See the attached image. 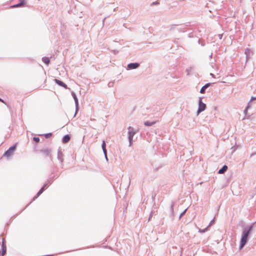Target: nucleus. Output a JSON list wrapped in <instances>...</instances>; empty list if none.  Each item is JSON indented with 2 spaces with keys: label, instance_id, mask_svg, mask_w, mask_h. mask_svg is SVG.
I'll return each instance as SVG.
<instances>
[{
  "label": "nucleus",
  "instance_id": "nucleus-1",
  "mask_svg": "<svg viewBox=\"0 0 256 256\" xmlns=\"http://www.w3.org/2000/svg\"><path fill=\"white\" fill-rule=\"evenodd\" d=\"M253 225L254 224H252L250 226L247 227L246 228H243L240 240V250L242 249L247 243L249 239V236L253 228Z\"/></svg>",
  "mask_w": 256,
  "mask_h": 256
},
{
  "label": "nucleus",
  "instance_id": "nucleus-2",
  "mask_svg": "<svg viewBox=\"0 0 256 256\" xmlns=\"http://www.w3.org/2000/svg\"><path fill=\"white\" fill-rule=\"evenodd\" d=\"M128 139L129 141V146H130L132 144V140L134 135L138 131L135 130L134 128L130 126L128 128Z\"/></svg>",
  "mask_w": 256,
  "mask_h": 256
},
{
  "label": "nucleus",
  "instance_id": "nucleus-3",
  "mask_svg": "<svg viewBox=\"0 0 256 256\" xmlns=\"http://www.w3.org/2000/svg\"><path fill=\"white\" fill-rule=\"evenodd\" d=\"M186 29V28L184 26H178L176 24H172L170 26V30L174 31V30H176L178 32H184Z\"/></svg>",
  "mask_w": 256,
  "mask_h": 256
},
{
  "label": "nucleus",
  "instance_id": "nucleus-4",
  "mask_svg": "<svg viewBox=\"0 0 256 256\" xmlns=\"http://www.w3.org/2000/svg\"><path fill=\"white\" fill-rule=\"evenodd\" d=\"M206 104L202 102V98H199L198 108L197 110L198 114L206 110Z\"/></svg>",
  "mask_w": 256,
  "mask_h": 256
},
{
  "label": "nucleus",
  "instance_id": "nucleus-5",
  "mask_svg": "<svg viewBox=\"0 0 256 256\" xmlns=\"http://www.w3.org/2000/svg\"><path fill=\"white\" fill-rule=\"evenodd\" d=\"M16 144H14L13 146H10V148H9L6 152H5L4 153V156H6V157H9L10 156H11L12 154V153L14 152L16 150Z\"/></svg>",
  "mask_w": 256,
  "mask_h": 256
},
{
  "label": "nucleus",
  "instance_id": "nucleus-6",
  "mask_svg": "<svg viewBox=\"0 0 256 256\" xmlns=\"http://www.w3.org/2000/svg\"><path fill=\"white\" fill-rule=\"evenodd\" d=\"M40 152H42L45 156H49L50 159L52 160V149L51 148H42L40 150Z\"/></svg>",
  "mask_w": 256,
  "mask_h": 256
},
{
  "label": "nucleus",
  "instance_id": "nucleus-7",
  "mask_svg": "<svg viewBox=\"0 0 256 256\" xmlns=\"http://www.w3.org/2000/svg\"><path fill=\"white\" fill-rule=\"evenodd\" d=\"M72 96L74 99V103H75V105H76V112H75V114H74V116H75L78 111V98L75 92H72Z\"/></svg>",
  "mask_w": 256,
  "mask_h": 256
},
{
  "label": "nucleus",
  "instance_id": "nucleus-8",
  "mask_svg": "<svg viewBox=\"0 0 256 256\" xmlns=\"http://www.w3.org/2000/svg\"><path fill=\"white\" fill-rule=\"evenodd\" d=\"M140 66V64L138 62H132L130 63L127 66L128 70H133L138 68Z\"/></svg>",
  "mask_w": 256,
  "mask_h": 256
},
{
  "label": "nucleus",
  "instance_id": "nucleus-9",
  "mask_svg": "<svg viewBox=\"0 0 256 256\" xmlns=\"http://www.w3.org/2000/svg\"><path fill=\"white\" fill-rule=\"evenodd\" d=\"M245 54H246V58L247 61L253 55L254 52L250 48H247L245 50Z\"/></svg>",
  "mask_w": 256,
  "mask_h": 256
},
{
  "label": "nucleus",
  "instance_id": "nucleus-10",
  "mask_svg": "<svg viewBox=\"0 0 256 256\" xmlns=\"http://www.w3.org/2000/svg\"><path fill=\"white\" fill-rule=\"evenodd\" d=\"M54 81L58 86H62V87L65 88L66 89L68 88L67 85L66 84H64L63 82H62L57 78H54Z\"/></svg>",
  "mask_w": 256,
  "mask_h": 256
},
{
  "label": "nucleus",
  "instance_id": "nucleus-11",
  "mask_svg": "<svg viewBox=\"0 0 256 256\" xmlns=\"http://www.w3.org/2000/svg\"><path fill=\"white\" fill-rule=\"evenodd\" d=\"M63 156H64V154H62V152L60 148H59L58 150V152L57 158H58V160L61 163H62L64 161Z\"/></svg>",
  "mask_w": 256,
  "mask_h": 256
},
{
  "label": "nucleus",
  "instance_id": "nucleus-12",
  "mask_svg": "<svg viewBox=\"0 0 256 256\" xmlns=\"http://www.w3.org/2000/svg\"><path fill=\"white\" fill-rule=\"evenodd\" d=\"M212 84V83H207L205 85H204L200 89V92L201 94H204L206 92V89L210 86Z\"/></svg>",
  "mask_w": 256,
  "mask_h": 256
},
{
  "label": "nucleus",
  "instance_id": "nucleus-13",
  "mask_svg": "<svg viewBox=\"0 0 256 256\" xmlns=\"http://www.w3.org/2000/svg\"><path fill=\"white\" fill-rule=\"evenodd\" d=\"M25 4V0H20V2L13 5L12 8H18L23 6Z\"/></svg>",
  "mask_w": 256,
  "mask_h": 256
},
{
  "label": "nucleus",
  "instance_id": "nucleus-14",
  "mask_svg": "<svg viewBox=\"0 0 256 256\" xmlns=\"http://www.w3.org/2000/svg\"><path fill=\"white\" fill-rule=\"evenodd\" d=\"M70 136L69 134H66L63 136L62 142L64 144H66L70 141Z\"/></svg>",
  "mask_w": 256,
  "mask_h": 256
},
{
  "label": "nucleus",
  "instance_id": "nucleus-15",
  "mask_svg": "<svg viewBox=\"0 0 256 256\" xmlns=\"http://www.w3.org/2000/svg\"><path fill=\"white\" fill-rule=\"evenodd\" d=\"M228 166L226 165H224L221 168H220L218 171V174H224L228 170Z\"/></svg>",
  "mask_w": 256,
  "mask_h": 256
},
{
  "label": "nucleus",
  "instance_id": "nucleus-16",
  "mask_svg": "<svg viewBox=\"0 0 256 256\" xmlns=\"http://www.w3.org/2000/svg\"><path fill=\"white\" fill-rule=\"evenodd\" d=\"M44 190V188H42L38 192L36 195L33 198L32 201L36 199L43 192Z\"/></svg>",
  "mask_w": 256,
  "mask_h": 256
},
{
  "label": "nucleus",
  "instance_id": "nucleus-17",
  "mask_svg": "<svg viewBox=\"0 0 256 256\" xmlns=\"http://www.w3.org/2000/svg\"><path fill=\"white\" fill-rule=\"evenodd\" d=\"M156 124V122H149V121H146L144 122V124L146 126H153L154 124Z\"/></svg>",
  "mask_w": 256,
  "mask_h": 256
},
{
  "label": "nucleus",
  "instance_id": "nucleus-18",
  "mask_svg": "<svg viewBox=\"0 0 256 256\" xmlns=\"http://www.w3.org/2000/svg\"><path fill=\"white\" fill-rule=\"evenodd\" d=\"M42 60L46 65H48L50 63V59L48 57H43Z\"/></svg>",
  "mask_w": 256,
  "mask_h": 256
},
{
  "label": "nucleus",
  "instance_id": "nucleus-19",
  "mask_svg": "<svg viewBox=\"0 0 256 256\" xmlns=\"http://www.w3.org/2000/svg\"><path fill=\"white\" fill-rule=\"evenodd\" d=\"M2 248L1 254H2V256H4L6 254V246H2Z\"/></svg>",
  "mask_w": 256,
  "mask_h": 256
},
{
  "label": "nucleus",
  "instance_id": "nucleus-20",
  "mask_svg": "<svg viewBox=\"0 0 256 256\" xmlns=\"http://www.w3.org/2000/svg\"><path fill=\"white\" fill-rule=\"evenodd\" d=\"M174 202H172L170 204V210L172 212V214H174Z\"/></svg>",
  "mask_w": 256,
  "mask_h": 256
},
{
  "label": "nucleus",
  "instance_id": "nucleus-21",
  "mask_svg": "<svg viewBox=\"0 0 256 256\" xmlns=\"http://www.w3.org/2000/svg\"><path fill=\"white\" fill-rule=\"evenodd\" d=\"M44 135L46 138H48L52 136V132H50V133L45 134Z\"/></svg>",
  "mask_w": 256,
  "mask_h": 256
},
{
  "label": "nucleus",
  "instance_id": "nucleus-22",
  "mask_svg": "<svg viewBox=\"0 0 256 256\" xmlns=\"http://www.w3.org/2000/svg\"><path fill=\"white\" fill-rule=\"evenodd\" d=\"M102 150H104L106 149V144L104 140L102 141Z\"/></svg>",
  "mask_w": 256,
  "mask_h": 256
},
{
  "label": "nucleus",
  "instance_id": "nucleus-23",
  "mask_svg": "<svg viewBox=\"0 0 256 256\" xmlns=\"http://www.w3.org/2000/svg\"><path fill=\"white\" fill-rule=\"evenodd\" d=\"M208 228L207 226L206 228L204 229H200L199 232H200L201 233L205 232L206 230H208Z\"/></svg>",
  "mask_w": 256,
  "mask_h": 256
},
{
  "label": "nucleus",
  "instance_id": "nucleus-24",
  "mask_svg": "<svg viewBox=\"0 0 256 256\" xmlns=\"http://www.w3.org/2000/svg\"><path fill=\"white\" fill-rule=\"evenodd\" d=\"M33 140L36 142H38L40 140V139L38 137H34Z\"/></svg>",
  "mask_w": 256,
  "mask_h": 256
},
{
  "label": "nucleus",
  "instance_id": "nucleus-25",
  "mask_svg": "<svg viewBox=\"0 0 256 256\" xmlns=\"http://www.w3.org/2000/svg\"><path fill=\"white\" fill-rule=\"evenodd\" d=\"M187 210V208L185 209L180 214V216H179V218L180 219L182 216H183L185 214H186V212Z\"/></svg>",
  "mask_w": 256,
  "mask_h": 256
},
{
  "label": "nucleus",
  "instance_id": "nucleus-26",
  "mask_svg": "<svg viewBox=\"0 0 256 256\" xmlns=\"http://www.w3.org/2000/svg\"><path fill=\"white\" fill-rule=\"evenodd\" d=\"M53 178H54L53 177H50V178H48V179L46 182L48 183L49 184H50L52 182Z\"/></svg>",
  "mask_w": 256,
  "mask_h": 256
},
{
  "label": "nucleus",
  "instance_id": "nucleus-27",
  "mask_svg": "<svg viewBox=\"0 0 256 256\" xmlns=\"http://www.w3.org/2000/svg\"><path fill=\"white\" fill-rule=\"evenodd\" d=\"M114 85V82H110L108 83V86L109 88L112 87Z\"/></svg>",
  "mask_w": 256,
  "mask_h": 256
},
{
  "label": "nucleus",
  "instance_id": "nucleus-28",
  "mask_svg": "<svg viewBox=\"0 0 256 256\" xmlns=\"http://www.w3.org/2000/svg\"><path fill=\"white\" fill-rule=\"evenodd\" d=\"M214 219H212L210 222L208 226V228H209V226H210L211 225H212L213 224H214Z\"/></svg>",
  "mask_w": 256,
  "mask_h": 256
},
{
  "label": "nucleus",
  "instance_id": "nucleus-29",
  "mask_svg": "<svg viewBox=\"0 0 256 256\" xmlns=\"http://www.w3.org/2000/svg\"><path fill=\"white\" fill-rule=\"evenodd\" d=\"M6 246V242L4 238L2 239V246Z\"/></svg>",
  "mask_w": 256,
  "mask_h": 256
},
{
  "label": "nucleus",
  "instance_id": "nucleus-30",
  "mask_svg": "<svg viewBox=\"0 0 256 256\" xmlns=\"http://www.w3.org/2000/svg\"><path fill=\"white\" fill-rule=\"evenodd\" d=\"M251 105H252V102L250 101H249L246 108H250L251 107Z\"/></svg>",
  "mask_w": 256,
  "mask_h": 256
},
{
  "label": "nucleus",
  "instance_id": "nucleus-31",
  "mask_svg": "<svg viewBox=\"0 0 256 256\" xmlns=\"http://www.w3.org/2000/svg\"><path fill=\"white\" fill-rule=\"evenodd\" d=\"M248 108H246L244 110V113L245 114V116H246L248 114Z\"/></svg>",
  "mask_w": 256,
  "mask_h": 256
},
{
  "label": "nucleus",
  "instance_id": "nucleus-32",
  "mask_svg": "<svg viewBox=\"0 0 256 256\" xmlns=\"http://www.w3.org/2000/svg\"><path fill=\"white\" fill-rule=\"evenodd\" d=\"M254 100H256V96H252L250 101L252 102Z\"/></svg>",
  "mask_w": 256,
  "mask_h": 256
},
{
  "label": "nucleus",
  "instance_id": "nucleus-33",
  "mask_svg": "<svg viewBox=\"0 0 256 256\" xmlns=\"http://www.w3.org/2000/svg\"><path fill=\"white\" fill-rule=\"evenodd\" d=\"M159 4V2L158 1H156V2H153L152 4V5H156V4Z\"/></svg>",
  "mask_w": 256,
  "mask_h": 256
},
{
  "label": "nucleus",
  "instance_id": "nucleus-34",
  "mask_svg": "<svg viewBox=\"0 0 256 256\" xmlns=\"http://www.w3.org/2000/svg\"><path fill=\"white\" fill-rule=\"evenodd\" d=\"M152 212H151L150 214V216H149V218H148V221H150V220L151 219V218H152Z\"/></svg>",
  "mask_w": 256,
  "mask_h": 256
},
{
  "label": "nucleus",
  "instance_id": "nucleus-35",
  "mask_svg": "<svg viewBox=\"0 0 256 256\" xmlns=\"http://www.w3.org/2000/svg\"><path fill=\"white\" fill-rule=\"evenodd\" d=\"M104 154V156H106L107 155V150L106 149H105L104 150H102Z\"/></svg>",
  "mask_w": 256,
  "mask_h": 256
},
{
  "label": "nucleus",
  "instance_id": "nucleus-36",
  "mask_svg": "<svg viewBox=\"0 0 256 256\" xmlns=\"http://www.w3.org/2000/svg\"><path fill=\"white\" fill-rule=\"evenodd\" d=\"M218 36L220 39H222V34H218Z\"/></svg>",
  "mask_w": 256,
  "mask_h": 256
},
{
  "label": "nucleus",
  "instance_id": "nucleus-37",
  "mask_svg": "<svg viewBox=\"0 0 256 256\" xmlns=\"http://www.w3.org/2000/svg\"><path fill=\"white\" fill-rule=\"evenodd\" d=\"M190 70L189 69L186 70V72L188 75L190 74Z\"/></svg>",
  "mask_w": 256,
  "mask_h": 256
},
{
  "label": "nucleus",
  "instance_id": "nucleus-38",
  "mask_svg": "<svg viewBox=\"0 0 256 256\" xmlns=\"http://www.w3.org/2000/svg\"><path fill=\"white\" fill-rule=\"evenodd\" d=\"M256 154V152L252 153L250 154V157L253 156L254 155Z\"/></svg>",
  "mask_w": 256,
  "mask_h": 256
},
{
  "label": "nucleus",
  "instance_id": "nucleus-39",
  "mask_svg": "<svg viewBox=\"0 0 256 256\" xmlns=\"http://www.w3.org/2000/svg\"><path fill=\"white\" fill-rule=\"evenodd\" d=\"M210 75L212 77H213V78H215V76H214V74H213L212 73H210Z\"/></svg>",
  "mask_w": 256,
  "mask_h": 256
},
{
  "label": "nucleus",
  "instance_id": "nucleus-40",
  "mask_svg": "<svg viewBox=\"0 0 256 256\" xmlns=\"http://www.w3.org/2000/svg\"><path fill=\"white\" fill-rule=\"evenodd\" d=\"M0 102L4 103V100L0 98Z\"/></svg>",
  "mask_w": 256,
  "mask_h": 256
},
{
  "label": "nucleus",
  "instance_id": "nucleus-41",
  "mask_svg": "<svg viewBox=\"0 0 256 256\" xmlns=\"http://www.w3.org/2000/svg\"><path fill=\"white\" fill-rule=\"evenodd\" d=\"M123 26H124V27H125L126 28H127L126 24H123Z\"/></svg>",
  "mask_w": 256,
  "mask_h": 256
},
{
  "label": "nucleus",
  "instance_id": "nucleus-42",
  "mask_svg": "<svg viewBox=\"0 0 256 256\" xmlns=\"http://www.w3.org/2000/svg\"><path fill=\"white\" fill-rule=\"evenodd\" d=\"M118 7H116V8H114V11L117 10H118Z\"/></svg>",
  "mask_w": 256,
  "mask_h": 256
},
{
  "label": "nucleus",
  "instance_id": "nucleus-43",
  "mask_svg": "<svg viewBox=\"0 0 256 256\" xmlns=\"http://www.w3.org/2000/svg\"><path fill=\"white\" fill-rule=\"evenodd\" d=\"M105 156V158H106V161H108V158L107 155H106V156Z\"/></svg>",
  "mask_w": 256,
  "mask_h": 256
},
{
  "label": "nucleus",
  "instance_id": "nucleus-44",
  "mask_svg": "<svg viewBox=\"0 0 256 256\" xmlns=\"http://www.w3.org/2000/svg\"><path fill=\"white\" fill-rule=\"evenodd\" d=\"M204 44H205L204 42H201V45H202V46H204Z\"/></svg>",
  "mask_w": 256,
  "mask_h": 256
},
{
  "label": "nucleus",
  "instance_id": "nucleus-45",
  "mask_svg": "<svg viewBox=\"0 0 256 256\" xmlns=\"http://www.w3.org/2000/svg\"><path fill=\"white\" fill-rule=\"evenodd\" d=\"M46 185L44 184V186L42 188H44V190H45L46 188Z\"/></svg>",
  "mask_w": 256,
  "mask_h": 256
},
{
  "label": "nucleus",
  "instance_id": "nucleus-46",
  "mask_svg": "<svg viewBox=\"0 0 256 256\" xmlns=\"http://www.w3.org/2000/svg\"><path fill=\"white\" fill-rule=\"evenodd\" d=\"M45 184L46 185V186H47L48 184H50L48 183L47 182H46V183Z\"/></svg>",
  "mask_w": 256,
  "mask_h": 256
},
{
  "label": "nucleus",
  "instance_id": "nucleus-47",
  "mask_svg": "<svg viewBox=\"0 0 256 256\" xmlns=\"http://www.w3.org/2000/svg\"><path fill=\"white\" fill-rule=\"evenodd\" d=\"M212 53L210 55V58H212Z\"/></svg>",
  "mask_w": 256,
  "mask_h": 256
},
{
  "label": "nucleus",
  "instance_id": "nucleus-48",
  "mask_svg": "<svg viewBox=\"0 0 256 256\" xmlns=\"http://www.w3.org/2000/svg\"><path fill=\"white\" fill-rule=\"evenodd\" d=\"M200 40H198V43H199V44H200Z\"/></svg>",
  "mask_w": 256,
  "mask_h": 256
},
{
  "label": "nucleus",
  "instance_id": "nucleus-49",
  "mask_svg": "<svg viewBox=\"0 0 256 256\" xmlns=\"http://www.w3.org/2000/svg\"><path fill=\"white\" fill-rule=\"evenodd\" d=\"M189 37H191L190 34H189Z\"/></svg>",
  "mask_w": 256,
  "mask_h": 256
}]
</instances>
